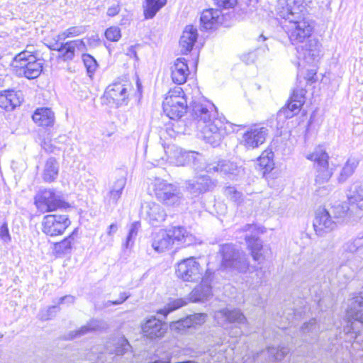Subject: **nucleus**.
<instances>
[{
    "instance_id": "1",
    "label": "nucleus",
    "mask_w": 363,
    "mask_h": 363,
    "mask_svg": "<svg viewBox=\"0 0 363 363\" xmlns=\"http://www.w3.org/2000/svg\"><path fill=\"white\" fill-rule=\"evenodd\" d=\"M216 107L210 103L194 102L191 116L203 140L216 147L234 131L233 125L215 117Z\"/></svg>"
},
{
    "instance_id": "2",
    "label": "nucleus",
    "mask_w": 363,
    "mask_h": 363,
    "mask_svg": "<svg viewBox=\"0 0 363 363\" xmlns=\"http://www.w3.org/2000/svg\"><path fill=\"white\" fill-rule=\"evenodd\" d=\"M280 4H286L279 11L280 16L285 19L284 28L292 44L303 43L310 38L313 26L305 18H301L303 6L299 0H280Z\"/></svg>"
},
{
    "instance_id": "3",
    "label": "nucleus",
    "mask_w": 363,
    "mask_h": 363,
    "mask_svg": "<svg viewBox=\"0 0 363 363\" xmlns=\"http://www.w3.org/2000/svg\"><path fill=\"white\" fill-rule=\"evenodd\" d=\"M306 157L314 162L315 184L319 186L315 191L320 196L327 195L333 189V186L332 185L320 186V185L327 183L333 175V171L329 168L328 154L322 146H318L312 152L306 155Z\"/></svg>"
},
{
    "instance_id": "4",
    "label": "nucleus",
    "mask_w": 363,
    "mask_h": 363,
    "mask_svg": "<svg viewBox=\"0 0 363 363\" xmlns=\"http://www.w3.org/2000/svg\"><path fill=\"white\" fill-rule=\"evenodd\" d=\"M213 270L208 268L205 275L201 279V284L196 286L189 294L188 298H177L171 301L163 309L159 311V313L166 316L170 312L186 306L191 302H203L212 296V289L211 286V276L213 274Z\"/></svg>"
},
{
    "instance_id": "5",
    "label": "nucleus",
    "mask_w": 363,
    "mask_h": 363,
    "mask_svg": "<svg viewBox=\"0 0 363 363\" xmlns=\"http://www.w3.org/2000/svg\"><path fill=\"white\" fill-rule=\"evenodd\" d=\"M222 260L220 266L225 269L246 272L249 268V262L245 252L240 251L232 244L220 246L219 252Z\"/></svg>"
},
{
    "instance_id": "6",
    "label": "nucleus",
    "mask_w": 363,
    "mask_h": 363,
    "mask_svg": "<svg viewBox=\"0 0 363 363\" xmlns=\"http://www.w3.org/2000/svg\"><path fill=\"white\" fill-rule=\"evenodd\" d=\"M162 106L164 112L169 118L172 120L180 118L187 110V101L183 89L177 86L169 90Z\"/></svg>"
},
{
    "instance_id": "7",
    "label": "nucleus",
    "mask_w": 363,
    "mask_h": 363,
    "mask_svg": "<svg viewBox=\"0 0 363 363\" xmlns=\"http://www.w3.org/2000/svg\"><path fill=\"white\" fill-rule=\"evenodd\" d=\"M37 208L42 213L55 211L58 208H67L69 206L60 194L52 189L41 191L35 198Z\"/></svg>"
},
{
    "instance_id": "8",
    "label": "nucleus",
    "mask_w": 363,
    "mask_h": 363,
    "mask_svg": "<svg viewBox=\"0 0 363 363\" xmlns=\"http://www.w3.org/2000/svg\"><path fill=\"white\" fill-rule=\"evenodd\" d=\"M155 194L157 199L166 206H179L182 200L180 189L163 180L155 183Z\"/></svg>"
},
{
    "instance_id": "9",
    "label": "nucleus",
    "mask_w": 363,
    "mask_h": 363,
    "mask_svg": "<svg viewBox=\"0 0 363 363\" xmlns=\"http://www.w3.org/2000/svg\"><path fill=\"white\" fill-rule=\"evenodd\" d=\"M51 50L59 52L58 59L64 62L72 61L76 52H83L87 50L86 43L83 39L57 43L51 41L48 45Z\"/></svg>"
},
{
    "instance_id": "10",
    "label": "nucleus",
    "mask_w": 363,
    "mask_h": 363,
    "mask_svg": "<svg viewBox=\"0 0 363 363\" xmlns=\"http://www.w3.org/2000/svg\"><path fill=\"white\" fill-rule=\"evenodd\" d=\"M347 313L354 321L348 322L344 330L346 333L351 334L352 337L356 338L357 331L355 325L357 323L363 324V294L361 293L349 301Z\"/></svg>"
},
{
    "instance_id": "11",
    "label": "nucleus",
    "mask_w": 363,
    "mask_h": 363,
    "mask_svg": "<svg viewBox=\"0 0 363 363\" xmlns=\"http://www.w3.org/2000/svg\"><path fill=\"white\" fill-rule=\"evenodd\" d=\"M203 269L194 257L182 260L177 264L176 275L184 281L195 282L203 277Z\"/></svg>"
},
{
    "instance_id": "12",
    "label": "nucleus",
    "mask_w": 363,
    "mask_h": 363,
    "mask_svg": "<svg viewBox=\"0 0 363 363\" xmlns=\"http://www.w3.org/2000/svg\"><path fill=\"white\" fill-rule=\"evenodd\" d=\"M71 222L67 215L49 214L42 220V231L47 235L55 237L63 234Z\"/></svg>"
},
{
    "instance_id": "13",
    "label": "nucleus",
    "mask_w": 363,
    "mask_h": 363,
    "mask_svg": "<svg viewBox=\"0 0 363 363\" xmlns=\"http://www.w3.org/2000/svg\"><path fill=\"white\" fill-rule=\"evenodd\" d=\"M267 135V128L255 125L243 134L240 144L248 150L257 148L264 143Z\"/></svg>"
},
{
    "instance_id": "14",
    "label": "nucleus",
    "mask_w": 363,
    "mask_h": 363,
    "mask_svg": "<svg viewBox=\"0 0 363 363\" xmlns=\"http://www.w3.org/2000/svg\"><path fill=\"white\" fill-rule=\"evenodd\" d=\"M337 224V220L332 218L328 210L323 208L316 211L313 225L318 235L323 236L325 233L334 230Z\"/></svg>"
},
{
    "instance_id": "15",
    "label": "nucleus",
    "mask_w": 363,
    "mask_h": 363,
    "mask_svg": "<svg viewBox=\"0 0 363 363\" xmlns=\"http://www.w3.org/2000/svg\"><path fill=\"white\" fill-rule=\"evenodd\" d=\"M306 91L302 88H296L294 89L290 97V101L286 107L282 108L279 115L283 116L284 118H291L294 116L299 113L301 106L305 103V94Z\"/></svg>"
},
{
    "instance_id": "16",
    "label": "nucleus",
    "mask_w": 363,
    "mask_h": 363,
    "mask_svg": "<svg viewBox=\"0 0 363 363\" xmlns=\"http://www.w3.org/2000/svg\"><path fill=\"white\" fill-rule=\"evenodd\" d=\"M214 318L217 323L222 326H224L227 323H235L238 325H245L247 323L245 315L240 309L237 308H223L217 311L214 313Z\"/></svg>"
},
{
    "instance_id": "17",
    "label": "nucleus",
    "mask_w": 363,
    "mask_h": 363,
    "mask_svg": "<svg viewBox=\"0 0 363 363\" xmlns=\"http://www.w3.org/2000/svg\"><path fill=\"white\" fill-rule=\"evenodd\" d=\"M345 252L351 254L352 257L348 260L350 267H354L353 270H357L361 267V261H358V264H352V260H356V257L363 259V233H359L358 235L347 241L342 246Z\"/></svg>"
},
{
    "instance_id": "18",
    "label": "nucleus",
    "mask_w": 363,
    "mask_h": 363,
    "mask_svg": "<svg viewBox=\"0 0 363 363\" xmlns=\"http://www.w3.org/2000/svg\"><path fill=\"white\" fill-rule=\"evenodd\" d=\"M206 171L209 174L218 173L220 175H238L242 169L229 160H219L209 163L206 166Z\"/></svg>"
},
{
    "instance_id": "19",
    "label": "nucleus",
    "mask_w": 363,
    "mask_h": 363,
    "mask_svg": "<svg viewBox=\"0 0 363 363\" xmlns=\"http://www.w3.org/2000/svg\"><path fill=\"white\" fill-rule=\"evenodd\" d=\"M215 186L214 182L208 175L200 174L187 182L186 189L194 196L211 191Z\"/></svg>"
},
{
    "instance_id": "20",
    "label": "nucleus",
    "mask_w": 363,
    "mask_h": 363,
    "mask_svg": "<svg viewBox=\"0 0 363 363\" xmlns=\"http://www.w3.org/2000/svg\"><path fill=\"white\" fill-rule=\"evenodd\" d=\"M145 336L150 339L161 337L166 333L167 326L161 320L155 317H152L146 320L142 328Z\"/></svg>"
},
{
    "instance_id": "21",
    "label": "nucleus",
    "mask_w": 363,
    "mask_h": 363,
    "mask_svg": "<svg viewBox=\"0 0 363 363\" xmlns=\"http://www.w3.org/2000/svg\"><path fill=\"white\" fill-rule=\"evenodd\" d=\"M129 86L128 84L114 82L106 88L105 95L108 99H112L118 106L121 105L128 99V88Z\"/></svg>"
},
{
    "instance_id": "22",
    "label": "nucleus",
    "mask_w": 363,
    "mask_h": 363,
    "mask_svg": "<svg viewBox=\"0 0 363 363\" xmlns=\"http://www.w3.org/2000/svg\"><path fill=\"white\" fill-rule=\"evenodd\" d=\"M223 16L220 10L206 9L201 15V26L204 30L213 29L223 23Z\"/></svg>"
},
{
    "instance_id": "23",
    "label": "nucleus",
    "mask_w": 363,
    "mask_h": 363,
    "mask_svg": "<svg viewBox=\"0 0 363 363\" xmlns=\"http://www.w3.org/2000/svg\"><path fill=\"white\" fill-rule=\"evenodd\" d=\"M21 94L13 90L0 91V108L6 111H12L22 102Z\"/></svg>"
},
{
    "instance_id": "24",
    "label": "nucleus",
    "mask_w": 363,
    "mask_h": 363,
    "mask_svg": "<svg viewBox=\"0 0 363 363\" xmlns=\"http://www.w3.org/2000/svg\"><path fill=\"white\" fill-rule=\"evenodd\" d=\"M197 38V29L192 25L186 26L179 40L181 52L183 54H187L189 52L192 50Z\"/></svg>"
},
{
    "instance_id": "25",
    "label": "nucleus",
    "mask_w": 363,
    "mask_h": 363,
    "mask_svg": "<svg viewBox=\"0 0 363 363\" xmlns=\"http://www.w3.org/2000/svg\"><path fill=\"white\" fill-rule=\"evenodd\" d=\"M34 123L43 128L53 126L55 117L54 112L49 108H38L32 116Z\"/></svg>"
},
{
    "instance_id": "26",
    "label": "nucleus",
    "mask_w": 363,
    "mask_h": 363,
    "mask_svg": "<svg viewBox=\"0 0 363 363\" xmlns=\"http://www.w3.org/2000/svg\"><path fill=\"white\" fill-rule=\"evenodd\" d=\"M172 245V238L167 230H160L153 235L152 246L156 252H163Z\"/></svg>"
},
{
    "instance_id": "27",
    "label": "nucleus",
    "mask_w": 363,
    "mask_h": 363,
    "mask_svg": "<svg viewBox=\"0 0 363 363\" xmlns=\"http://www.w3.org/2000/svg\"><path fill=\"white\" fill-rule=\"evenodd\" d=\"M172 81L177 84L186 82L189 75V67L184 58H178L171 67Z\"/></svg>"
},
{
    "instance_id": "28",
    "label": "nucleus",
    "mask_w": 363,
    "mask_h": 363,
    "mask_svg": "<svg viewBox=\"0 0 363 363\" xmlns=\"http://www.w3.org/2000/svg\"><path fill=\"white\" fill-rule=\"evenodd\" d=\"M30 53V51L29 50H23L17 54L12 61L11 66L16 74L19 77H25L24 72L28 70L30 65V57L33 55Z\"/></svg>"
},
{
    "instance_id": "29",
    "label": "nucleus",
    "mask_w": 363,
    "mask_h": 363,
    "mask_svg": "<svg viewBox=\"0 0 363 363\" xmlns=\"http://www.w3.org/2000/svg\"><path fill=\"white\" fill-rule=\"evenodd\" d=\"M320 331V326L316 319L311 318L302 325L300 333L303 341L311 342L317 339Z\"/></svg>"
},
{
    "instance_id": "30",
    "label": "nucleus",
    "mask_w": 363,
    "mask_h": 363,
    "mask_svg": "<svg viewBox=\"0 0 363 363\" xmlns=\"http://www.w3.org/2000/svg\"><path fill=\"white\" fill-rule=\"evenodd\" d=\"M308 40L301 46L303 56L308 63H312L320 55V45L315 38H307Z\"/></svg>"
},
{
    "instance_id": "31",
    "label": "nucleus",
    "mask_w": 363,
    "mask_h": 363,
    "mask_svg": "<svg viewBox=\"0 0 363 363\" xmlns=\"http://www.w3.org/2000/svg\"><path fill=\"white\" fill-rule=\"evenodd\" d=\"M145 211L152 225L157 226L165 220L167 215L164 209L156 203H147L145 206Z\"/></svg>"
},
{
    "instance_id": "32",
    "label": "nucleus",
    "mask_w": 363,
    "mask_h": 363,
    "mask_svg": "<svg viewBox=\"0 0 363 363\" xmlns=\"http://www.w3.org/2000/svg\"><path fill=\"white\" fill-rule=\"evenodd\" d=\"M170 152V155L168 157L171 160L174 159V162L178 166H184L189 164L194 158V152H186L178 149L174 146L168 147V152Z\"/></svg>"
},
{
    "instance_id": "33",
    "label": "nucleus",
    "mask_w": 363,
    "mask_h": 363,
    "mask_svg": "<svg viewBox=\"0 0 363 363\" xmlns=\"http://www.w3.org/2000/svg\"><path fill=\"white\" fill-rule=\"evenodd\" d=\"M245 240L252 259L259 262L264 259L263 255L261 252L263 245L259 238L255 235H246Z\"/></svg>"
},
{
    "instance_id": "34",
    "label": "nucleus",
    "mask_w": 363,
    "mask_h": 363,
    "mask_svg": "<svg viewBox=\"0 0 363 363\" xmlns=\"http://www.w3.org/2000/svg\"><path fill=\"white\" fill-rule=\"evenodd\" d=\"M359 164V159L357 157L350 156L340 171V173L337 177L338 182H345L348 178H350L354 173Z\"/></svg>"
},
{
    "instance_id": "35",
    "label": "nucleus",
    "mask_w": 363,
    "mask_h": 363,
    "mask_svg": "<svg viewBox=\"0 0 363 363\" xmlns=\"http://www.w3.org/2000/svg\"><path fill=\"white\" fill-rule=\"evenodd\" d=\"M59 164L55 158L51 157L47 161L44 167L43 179L46 182L55 181L58 175Z\"/></svg>"
},
{
    "instance_id": "36",
    "label": "nucleus",
    "mask_w": 363,
    "mask_h": 363,
    "mask_svg": "<svg viewBox=\"0 0 363 363\" xmlns=\"http://www.w3.org/2000/svg\"><path fill=\"white\" fill-rule=\"evenodd\" d=\"M43 63L38 59L36 55H33L30 57V65L28 70L25 71V77L29 79H35L40 76L43 71Z\"/></svg>"
},
{
    "instance_id": "37",
    "label": "nucleus",
    "mask_w": 363,
    "mask_h": 363,
    "mask_svg": "<svg viewBox=\"0 0 363 363\" xmlns=\"http://www.w3.org/2000/svg\"><path fill=\"white\" fill-rule=\"evenodd\" d=\"M167 0H145L144 16L146 19L152 18L167 4Z\"/></svg>"
},
{
    "instance_id": "38",
    "label": "nucleus",
    "mask_w": 363,
    "mask_h": 363,
    "mask_svg": "<svg viewBox=\"0 0 363 363\" xmlns=\"http://www.w3.org/2000/svg\"><path fill=\"white\" fill-rule=\"evenodd\" d=\"M167 230L169 233L170 237L172 238L173 245L175 242H178V244L189 245V243L187 242V240L191 241V236L189 235L184 228L178 226L168 229Z\"/></svg>"
},
{
    "instance_id": "39",
    "label": "nucleus",
    "mask_w": 363,
    "mask_h": 363,
    "mask_svg": "<svg viewBox=\"0 0 363 363\" xmlns=\"http://www.w3.org/2000/svg\"><path fill=\"white\" fill-rule=\"evenodd\" d=\"M350 204H354L363 200V182L357 181L351 186L347 194Z\"/></svg>"
},
{
    "instance_id": "40",
    "label": "nucleus",
    "mask_w": 363,
    "mask_h": 363,
    "mask_svg": "<svg viewBox=\"0 0 363 363\" xmlns=\"http://www.w3.org/2000/svg\"><path fill=\"white\" fill-rule=\"evenodd\" d=\"M74 233L65 238L63 240L54 244L53 250L57 255L69 253L74 243Z\"/></svg>"
},
{
    "instance_id": "41",
    "label": "nucleus",
    "mask_w": 363,
    "mask_h": 363,
    "mask_svg": "<svg viewBox=\"0 0 363 363\" xmlns=\"http://www.w3.org/2000/svg\"><path fill=\"white\" fill-rule=\"evenodd\" d=\"M126 179L123 176L118 178L113 183L110 190V198L114 203H116L121 198L122 191L125 186Z\"/></svg>"
},
{
    "instance_id": "42",
    "label": "nucleus",
    "mask_w": 363,
    "mask_h": 363,
    "mask_svg": "<svg viewBox=\"0 0 363 363\" xmlns=\"http://www.w3.org/2000/svg\"><path fill=\"white\" fill-rule=\"evenodd\" d=\"M258 164L264 170V174L273 169L274 166L273 160V152L271 151L263 152L258 159Z\"/></svg>"
},
{
    "instance_id": "43",
    "label": "nucleus",
    "mask_w": 363,
    "mask_h": 363,
    "mask_svg": "<svg viewBox=\"0 0 363 363\" xmlns=\"http://www.w3.org/2000/svg\"><path fill=\"white\" fill-rule=\"evenodd\" d=\"M99 322L96 320H92L86 325L81 327L80 329L69 333V338L73 339L75 337H81L87 334L88 333L97 330L99 328Z\"/></svg>"
},
{
    "instance_id": "44",
    "label": "nucleus",
    "mask_w": 363,
    "mask_h": 363,
    "mask_svg": "<svg viewBox=\"0 0 363 363\" xmlns=\"http://www.w3.org/2000/svg\"><path fill=\"white\" fill-rule=\"evenodd\" d=\"M225 196L233 203L240 205L243 202L242 192L238 191L234 186H227L224 189Z\"/></svg>"
},
{
    "instance_id": "45",
    "label": "nucleus",
    "mask_w": 363,
    "mask_h": 363,
    "mask_svg": "<svg viewBox=\"0 0 363 363\" xmlns=\"http://www.w3.org/2000/svg\"><path fill=\"white\" fill-rule=\"evenodd\" d=\"M350 211V208L347 206L346 203L338 204L331 207L330 210L328 211L331 215L332 218L335 220H337V223L340 221V219L344 218L347 212Z\"/></svg>"
},
{
    "instance_id": "46",
    "label": "nucleus",
    "mask_w": 363,
    "mask_h": 363,
    "mask_svg": "<svg viewBox=\"0 0 363 363\" xmlns=\"http://www.w3.org/2000/svg\"><path fill=\"white\" fill-rule=\"evenodd\" d=\"M302 317V311L289 308L284 311L283 315L281 317V321L288 322L289 325H293L296 321Z\"/></svg>"
},
{
    "instance_id": "47",
    "label": "nucleus",
    "mask_w": 363,
    "mask_h": 363,
    "mask_svg": "<svg viewBox=\"0 0 363 363\" xmlns=\"http://www.w3.org/2000/svg\"><path fill=\"white\" fill-rule=\"evenodd\" d=\"M84 26H73L67 28L65 31L58 34V39L65 40L68 38H73L78 36L85 33Z\"/></svg>"
},
{
    "instance_id": "48",
    "label": "nucleus",
    "mask_w": 363,
    "mask_h": 363,
    "mask_svg": "<svg viewBox=\"0 0 363 363\" xmlns=\"http://www.w3.org/2000/svg\"><path fill=\"white\" fill-rule=\"evenodd\" d=\"M289 352V349L286 347H269L267 348V353L269 357L277 361H280Z\"/></svg>"
},
{
    "instance_id": "49",
    "label": "nucleus",
    "mask_w": 363,
    "mask_h": 363,
    "mask_svg": "<svg viewBox=\"0 0 363 363\" xmlns=\"http://www.w3.org/2000/svg\"><path fill=\"white\" fill-rule=\"evenodd\" d=\"M130 348V345L129 344L128 340L125 337H120L116 342V347L113 350V352L116 355H123L126 352H128Z\"/></svg>"
},
{
    "instance_id": "50",
    "label": "nucleus",
    "mask_w": 363,
    "mask_h": 363,
    "mask_svg": "<svg viewBox=\"0 0 363 363\" xmlns=\"http://www.w3.org/2000/svg\"><path fill=\"white\" fill-rule=\"evenodd\" d=\"M82 60L89 74H93L97 67L96 60L89 54H82Z\"/></svg>"
},
{
    "instance_id": "51",
    "label": "nucleus",
    "mask_w": 363,
    "mask_h": 363,
    "mask_svg": "<svg viewBox=\"0 0 363 363\" xmlns=\"http://www.w3.org/2000/svg\"><path fill=\"white\" fill-rule=\"evenodd\" d=\"M191 320L186 317L171 324V328L179 333H183L186 328H191Z\"/></svg>"
},
{
    "instance_id": "52",
    "label": "nucleus",
    "mask_w": 363,
    "mask_h": 363,
    "mask_svg": "<svg viewBox=\"0 0 363 363\" xmlns=\"http://www.w3.org/2000/svg\"><path fill=\"white\" fill-rule=\"evenodd\" d=\"M140 227V223L138 221H135L131 224L128 236L126 238L125 243L124 244L125 248H128L130 242H132V240L135 238Z\"/></svg>"
},
{
    "instance_id": "53",
    "label": "nucleus",
    "mask_w": 363,
    "mask_h": 363,
    "mask_svg": "<svg viewBox=\"0 0 363 363\" xmlns=\"http://www.w3.org/2000/svg\"><path fill=\"white\" fill-rule=\"evenodd\" d=\"M105 36L109 41H118L121 37V29L117 26H111L106 29Z\"/></svg>"
},
{
    "instance_id": "54",
    "label": "nucleus",
    "mask_w": 363,
    "mask_h": 363,
    "mask_svg": "<svg viewBox=\"0 0 363 363\" xmlns=\"http://www.w3.org/2000/svg\"><path fill=\"white\" fill-rule=\"evenodd\" d=\"M191 320V326L200 325L206 322V314L203 313H194L187 316Z\"/></svg>"
},
{
    "instance_id": "55",
    "label": "nucleus",
    "mask_w": 363,
    "mask_h": 363,
    "mask_svg": "<svg viewBox=\"0 0 363 363\" xmlns=\"http://www.w3.org/2000/svg\"><path fill=\"white\" fill-rule=\"evenodd\" d=\"M130 296V294L129 293H127V292H121L120 294V298L118 300H116V301H108L106 303H105V306L106 307H108L110 306L111 305H119V304H121L123 303V302H125L129 297Z\"/></svg>"
},
{
    "instance_id": "56",
    "label": "nucleus",
    "mask_w": 363,
    "mask_h": 363,
    "mask_svg": "<svg viewBox=\"0 0 363 363\" xmlns=\"http://www.w3.org/2000/svg\"><path fill=\"white\" fill-rule=\"evenodd\" d=\"M60 311V308L55 305L52 306H50L48 308V309L46 311V313L44 314L43 313H41V319L43 320H48L53 317L57 312Z\"/></svg>"
},
{
    "instance_id": "57",
    "label": "nucleus",
    "mask_w": 363,
    "mask_h": 363,
    "mask_svg": "<svg viewBox=\"0 0 363 363\" xmlns=\"http://www.w3.org/2000/svg\"><path fill=\"white\" fill-rule=\"evenodd\" d=\"M215 4L220 8H233L237 4V0H213Z\"/></svg>"
},
{
    "instance_id": "58",
    "label": "nucleus",
    "mask_w": 363,
    "mask_h": 363,
    "mask_svg": "<svg viewBox=\"0 0 363 363\" xmlns=\"http://www.w3.org/2000/svg\"><path fill=\"white\" fill-rule=\"evenodd\" d=\"M257 57V50L249 52L247 54H244L242 56V60L246 64H251L255 62Z\"/></svg>"
},
{
    "instance_id": "59",
    "label": "nucleus",
    "mask_w": 363,
    "mask_h": 363,
    "mask_svg": "<svg viewBox=\"0 0 363 363\" xmlns=\"http://www.w3.org/2000/svg\"><path fill=\"white\" fill-rule=\"evenodd\" d=\"M0 238L5 242H8L11 240L9 229L6 223L0 226Z\"/></svg>"
},
{
    "instance_id": "60",
    "label": "nucleus",
    "mask_w": 363,
    "mask_h": 363,
    "mask_svg": "<svg viewBox=\"0 0 363 363\" xmlns=\"http://www.w3.org/2000/svg\"><path fill=\"white\" fill-rule=\"evenodd\" d=\"M84 39L86 40L87 44L89 47H96L100 44V39L98 35H92Z\"/></svg>"
},
{
    "instance_id": "61",
    "label": "nucleus",
    "mask_w": 363,
    "mask_h": 363,
    "mask_svg": "<svg viewBox=\"0 0 363 363\" xmlns=\"http://www.w3.org/2000/svg\"><path fill=\"white\" fill-rule=\"evenodd\" d=\"M120 11H121V6L118 4H114L111 6L108 7L107 9L106 13L108 16L113 17V16H116L117 14H118Z\"/></svg>"
},
{
    "instance_id": "62",
    "label": "nucleus",
    "mask_w": 363,
    "mask_h": 363,
    "mask_svg": "<svg viewBox=\"0 0 363 363\" xmlns=\"http://www.w3.org/2000/svg\"><path fill=\"white\" fill-rule=\"evenodd\" d=\"M75 298L73 296L71 295H67L63 297H61L59 299L58 304H63V303H73L74 302Z\"/></svg>"
},
{
    "instance_id": "63",
    "label": "nucleus",
    "mask_w": 363,
    "mask_h": 363,
    "mask_svg": "<svg viewBox=\"0 0 363 363\" xmlns=\"http://www.w3.org/2000/svg\"><path fill=\"white\" fill-rule=\"evenodd\" d=\"M117 230H118V225L116 223H112L108 226V230H107V235L108 237L111 238L109 242L112 241V237L117 232Z\"/></svg>"
},
{
    "instance_id": "64",
    "label": "nucleus",
    "mask_w": 363,
    "mask_h": 363,
    "mask_svg": "<svg viewBox=\"0 0 363 363\" xmlns=\"http://www.w3.org/2000/svg\"><path fill=\"white\" fill-rule=\"evenodd\" d=\"M242 333H242V331L241 328H238V327H236V328H235V333H234V334H231V335H232V336H235V337H236V336H240V335H242Z\"/></svg>"
}]
</instances>
